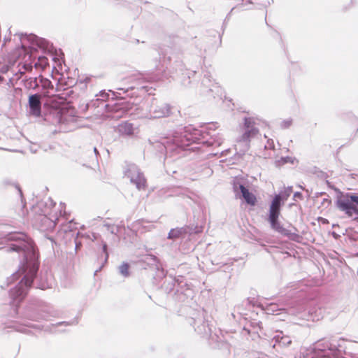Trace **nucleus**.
<instances>
[{
  "instance_id": "17",
  "label": "nucleus",
  "mask_w": 358,
  "mask_h": 358,
  "mask_svg": "<svg viewBox=\"0 0 358 358\" xmlns=\"http://www.w3.org/2000/svg\"><path fill=\"white\" fill-rule=\"evenodd\" d=\"M100 96H101V98L100 99H97V101L100 100L102 106L108 108L107 109L108 110V113L106 115V117L107 118H110V119H118V118H120L121 117L122 112L119 110V108H117V107H115L113 108H110L109 105L106 104L105 103L104 100L106 98V96H108V94H106L105 92H102L100 94Z\"/></svg>"
},
{
  "instance_id": "9",
  "label": "nucleus",
  "mask_w": 358,
  "mask_h": 358,
  "mask_svg": "<svg viewBox=\"0 0 358 358\" xmlns=\"http://www.w3.org/2000/svg\"><path fill=\"white\" fill-rule=\"evenodd\" d=\"M336 206L345 215L358 222V196L347 193L337 197Z\"/></svg>"
},
{
  "instance_id": "36",
  "label": "nucleus",
  "mask_w": 358,
  "mask_h": 358,
  "mask_svg": "<svg viewBox=\"0 0 358 358\" xmlns=\"http://www.w3.org/2000/svg\"><path fill=\"white\" fill-rule=\"evenodd\" d=\"M294 197H299V196H301V194L299 192H296V193H294Z\"/></svg>"
},
{
  "instance_id": "3",
  "label": "nucleus",
  "mask_w": 358,
  "mask_h": 358,
  "mask_svg": "<svg viewBox=\"0 0 358 358\" xmlns=\"http://www.w3.org/2000/svg\"><path fill=\"white\" fill-rule=\"evenodd\" d=\"M57 312L45 302L35 299L29 302L23 309L19 320L3 323L4 329L26 334H35L41 331L55 333L59 326H67L66 322L44 325L41 322L55 317Z\"/></svg>"
},
{
  "instance_id": "31",
  "label": "nucleus",
  "mask_w": 358,
  "mask_h": 358,
  "mask_svg": "<svg viewBox=\"0 0 358 358\" xmlns=\"http://www.w3.org/2000/svg\"><path fill=\"white\" fill-rule=\"evenodd\" d=\"M265 149H273L274 143L273 140H268L267 144L264 146Z\"/></svg>"
},
{
  "instance_id": "26",
  "label": "nucleus",
  "mask_w": 358,
  "mask_h": 358,
  "mask_svg": "<svg viewBox=\"0 0 358 358\" xmlns=\"http://www.w3.org/2000/svg\"><path fill=\"white\" fill-rule=\"evenodd\" d=\"M119 272L120 273L124 278L129 276V265L127 262H123L119 266Z\"/></svg>"
},
{
  "instance_id": "1",
  "label": "nucleus",
  "mask_w": 358,
  "mask_h": 358,
  "mask_svg": "<svg viewBox=\"0 0 358 358\" xmlns=\"http://www.w3.org/2000/svg\"><path fill=\"white\" fill-rule=\"evenodd\" d=\"M1 244L4 246L0 249L8 252H16L19 257H22L19 270L8 279L10 284L21 278L9 292L11 302L13 304L18 303L25 297L33 283L38 269V255L32 240L23 233H8L0 238Z\"/></svg>"
},
{
  "instance_id": "34",
  "label": "nucleus",
  "mask_w": 358,
  "mask_h": 358,
  "mask_svg": "<svg viewBox=\"0 0 358 358\" xmlns=\"http://www.w3.org/2000/svg\"><path fill=\"white\" fill-rule=\"evenodd\" d=\"M93 152L94 153L95 157L97 158V156L99 155V152L96 148H93Z\"/></svg>"
},
{
  "instance_id": "25",
  "label": "nucleus",
  "mask_w": 358,
  "mask_h": 358,
  "mask_svg": "<svg viewBox=\"0 0 358 358\" xmlns=\"http://www.w3.org/2000/svg\"><path fill=\"white\" fill-rule=\"evenodd\" d=\"M30 62L26 61L22 65V67L19 69V71L21 74L24 73L26 71H30L33 69L32 62L31 61V55H28Z\"/></svg>"
},
{
  "instance_id": "27",
  "label": "nucleus",
  "mask_w": 358,
  "mask_h": 358,
  "mask_svg": "<svg viewBox=\"0 0 358 358\" xmlns=\"http://www.w3.org/2000/svg\"><path fill=\"white\" fill-rule=\"evenodd\" d=\"M187 190L181 189L180 187L173 188L169 196H180L185 194Z\"/></svg>"
},
{
  "instance_id": "30",
  "label": "nucleus",
  "mask_w": 358,
  "mask_h": 358,
  "mask_svg": "<svg viewBox=\"0 0 358 358\" xmlns=\"http://www.w3.org/2000/svg\"><path fill=\"white\" fill-rule=\"evenodd\" d=\"M36 287L41 289H45L49 287L48 283L44 282L36 285Z\"/></svg>"
},
{
  "instance_id": "19",
  "label": "nucleus",
  "mask_w": 358,
  "mask_h": 358,
  "mask_svg": "<svg viewBox=\"0 0 358 358\" xmlns=\"http://www.w3.org/2000/svg\"><path fill=\"white\" fill-rule=\"evenodd\" d=\"M273 341L275 342L273 345V348H275L276 345L281 347H286L292 343L290 337L285 335L282 331H277L276 334L273 338Z\"/></svg>"
},
{
  "instance_id": "28",
  "label": "nucleus",
  "mask_w": 358,
  "mask_h": 358,
  "mask_svg": "<svg viewBox=\"0 0 358 358\" xmlns=\"http://www.w3.org/2000/svg\"><path fill=\"white\" fill-rule=\"evenodd\" d=\"M292 119L284 120L280 122V127L282 129H287L292 125Z\"/></svg>"
},
{
  "instance_id": "37",
  "label": "nucleus",
  "mask_w": 358,
  "mask_h": 358,
  "mask_svg": "<svg viewBox=\"0 0 358 358\" xmlns=\"http://www.w3.org/2000/svg\"><path fill=\"white\" fill-rule=\"evenodd\" d=\"M120 90H123L124 92H129V89L124 90V88H120Z\"/></svg>"
},
{
  "instance_id": "39",
  "label": "nucleus",
  "mask_w": 358,
  "mask_h": 358,
  "mask_svg": "<svg viewBox=\"0 0 358 358\" xmlns=\"http://www.w3.org/2000/svg\"><path fill=\"white\" fill-rule=\"evenodd\" d=\"M260 324H262V323H261V322H258V323H257V325L259 326V328H261Z\"/></svg>"
},
{
  "instance_id": "13",
  "label": "nucleus",
  "mask_w": 358,
  "mask_h": 358,
  "mask_svg": "<svg viewBox=\"0 0 358 358\" xmlns=\"http://www.w3.org/2000/svg\"><path fill=\"white\" fill-rule=\"evenodd\" d=\"M201 91L203 94H208L212 93L214 97L222 95V90L217 83L211 80V76L206 74L204 76L201 82Z\"/></svg>"
},
{
  "instance_id": "33",
  "label": "nucleus",
  "mask_w": 358,
  "mask_h": 358,
  "mask_svg": "<svg viewBox=\"0 0 358 358\" xmlns=\"http://www.w3.org/2000/svg\"><path fill=\"white\" fill-rule=\"evenodd\" d=\"M88 237L93 241L97 239V235L94 233H92L91 235H89Z\"/></svg>"
},
{
  "instance_id": "21",
  "label": "nucleus",
  "mask_w": 358,
  "mask_h": 358,
  "mask_svg": "<svg viewBox=\"0 0 358 358\" xmlns=\"http://www.w3.org/2000/svg\"><path fill=\"white\" fill-rule=\"evenodd\" d=\"M152 87H149L148 85H142L141 83H137L136 86H132L130 87V90L131 91H134L135 90H137L138 95L140 96H143L146 94H150L152 90Z\"/></svg>"
},
{
  "instance_id": "4",
  "label": "nucleus",
  "mask_w": 358,
  "mask_h": 358,
  "mask_svg": "<svg viewBox=\"0 0 358 358\" xmlns=\"http://www.w3.org/2000/svg\"><path fill=\"white\" fill-rule=\"evenodd\" d=\"M40 213L35 216L34 224L41 231H52L60 219H64L65 206L60 203L57 205L52 200L39 203L36 207Z\"/></svg>"
},
{
  "instance_id": "2",
  "label": "nucleus",
  "mask_w": 358,
  "mask_h": 358,
  "mask_svg": "<svg viewBox=\"0 0 358 358\" xmlns=\"http://www.w3.org/2000/svg\"><path fill=\"white\" fill-rule=\"evenodd\" d=\"M217 128V122L206 123L201 129L188 126L162 138L161 143L164 147L166 157H176L187 147H189V150L200 148L194 145L220 146L223 142V138L221 134L216 131Z\"/></svg>"
},
{
  "instance_id": "6",
  "label": "nucleus",
  "mask_w": 358,
  "mask_h": 358,
  "mask_svg": "<svg viewBox=\"0 0 358 358\" xmlns=\"http://www.w3.org/2000/svg\"><path fill=\"white\" fill-rule=\"evenodd\" d=\"M259 134L257 127V120L254 117H245L243 133L236 138L234 144V155L236 158H241L250 149V141Z\"/></svg>"
},
{
  "instance_id": "11",
  "label": "nucleus",
  "mask_w": 358,
  "mask_h": 358,
  "mask_svg": "<svg viewBox=\"0 0 358 358\" xmlns=\"http://www.w3.org/2000/svg\"><path fill=\"white\" fill-rule=\"evenodd\" d=\"M171 114V106L166 103L152 99L149 106L146 117L152 118H162Z\"/></svg>"
},
{
  "instance_id": "22",
  "label": "nucleus",
  "mask_w": 358,
  "mask_h": 358,
  "mask_svg": "<svg viewBox=\"0 0 358 358\" xmlns=\"http://www.w3.org/2000/svg\"><path fill=\"white\" fill-rule=\"evenodd\" d=\"M141 262L146 264L148 266H158L159 259L157 257L152 255H144L142 259H141Z\"/></svg>"
},
{
  "instance_id": "20",
  "label": "nucleus",
  "mask_w": 358,
  "mask_h": 358,
  "mask_svg": "<svg viewBox=\"0 0 358 358\" xmlns=\"http://www.w3.org/2000/svg\"><path fill=\"white\" fill-rule=\"evenodd\" d=\"M41 83L43 90V96L47 97L54 96V87L50 80L46 78H41Z\"/></svg>"
},
{
  "instance_id": "40",
  "label": "nucleus",
  "mask_w": 358,
  "mask_h": 358,
  "mask_svg": "<svg viewBox=\"0 0 358 358\" xmlns=\"http://www.w3.org/2000/svg\"><path fill=\"white\" fill-rule=\"evenodd\" d=\"M244 331H247L248 334H250V331H248L245 328H244Z\"/></svg>"
},
{
  "instance_id": "32",
  "label": "nucleus",
  "mask_w": 358,
  "mask_h": 358,
  "mask_svg": "<svg viewBox=\"0 0 358 358\" xmlns=\"http://www.w3.org/2000/svg\"><path fill=\"white\" fill-rule=\"evenodd\" d=\"M102 246H103V252L106 254V258L107 259L108 257V254L107 252V245L106 243L103 242Z\"/></svg>"
},
{
  "instance_id": "8",
  "label": "nucleus",
  "mask_w": 358,
  "mask_h": 358,
  "mask_svg": "<svg viewBox=\"0 0 358 358\" xmlns=\"http://www.w3.org/2000/svg\"><path fill=\"white\" fill-rule=\"evenodd\" d=\"M78 116L73 107H62L54 113V122L60 125L64 131L73 130L77 127Z\"/></svg>"
},
{
  "instance_id": "16",
  "label": "nucleus",
  "mask_w": 358,
  "mask_h": 358,
  "mask_svg": "<svg viewBox=\"0 0 358 358\" xmlns=\"http://www.w3.org/2000/svg\"><path fill=\"white\" fill-rule=\"evenodd\" d=\"M234 189L235 192H238V190L241 191L242 197L245 199L247 203L251 206L255 205L257 201L256 196L252 193L250 192L244 185L239 183H234Z\"/></svg>"
},
{
  "instance_id": "38",
  "label": "nucleus",
  "mask_w": 358,
  "mask_h": 358,
  "mask_svg": "<svg viewBox=\"0 0 358 358\" xmlns=\"http://www.w3.org/2000/svg\"><path fill=\"white\" fill-rule=\"evenodd\" d=\"M3 80V78L0 76V83L2 82Z\"/></svg>"
},
{
  "instance_id": "12",
  "label": "nucleus",
  "mask_w": 358,
  "mask_h": 358,
  "mask_svg": "<svg viewBox=\"0 0 358 358\" xmlns=\"http://www.w3.org/2000/svg\"><path fill=\"white\" fill-rule=\"evenodd\" d=\"M124 174L130 180V182L136 185L137 189H141L145 187L146 180L143 173L135 164H129Z\"/></svg>"
},
{
  "instance_id": "24",
  "label": "nucleus",
  "mask_w": 358,
  "mask_h": 358,
  "mask_svg": "<svg viewBox=\"0 0 358 358\" xmlns=\"http://www.w3.org/2000/svg\"><path fill=\"white\" fill-rule=\"evenodd\" d=\"M48 65V59L45 56L38 57V60L34 63V67L36 69L43 70Z\"/></svg>"
},
{
  "instance_id": "7",
  "label": "nucleus",
  "mask_w": 358,
  "mask_h": 358,
  "mask_svg": "<svg viewBox=\"0 0 358 358\" xmlns=\"http://www.w3.org/2000/svg\"><path fill=\"white\" fill-rule=\"evenodd\" d=\"M301 352L303 358H343L341 351L324 340L317 341L308 348H301Z\"/></svg>"
},
{
  "instance_id": "10",
  "label": "nucleus",
  "mask_w": 358,
  "mask_h": 358,
  "mask_svg": "<svg viewBox=\"0 0 358 358\" xmlns=\"http://www.w3.org/2000/svg\"><path fill=\"white\" fill-rule=\"evenodd\" d=\"M261 307L266 314L271 315H280L282 312H286L290 315H297L304 310V305L303 303H297L296 307L290 306L285 308V305L278 304L275 303H268L267 301L262 302Z\"/></svg>"
},
{
  "instance_id": "14",
  "label": "nucleus",
  "mask_w": 358,
  "mask_h": 358,
  "mask_svg": "<svg viewBox=\"0 0 358 358\" xmlns=\"http://www.w3.org/2000/svg\"><path fill=\"white\" fill-rule=\"evenodd\" d=\"M115 131L120 136L127 138L136 137L139 133L138 127L128 121L122 122L118 124L115 128Z\"/></svg>"
},
{
  "instance_id": "15",
  "label": "nucleus",
  "mask_w": 358,
  "mask_h": 358,
  "mask_svg": "<svg viewBox=\"0 0 358 358\" xmlns=\"http://www.w3.org/2000/svg\"><path fill=\"white\" fill-rule=\"evenodd\" d=\"M29 113L36 116L39 117L41 113V95L34 94L29 97Z\"/></svg>"
},
{
  "instance_id": "35",
  "label": "nucleus",
  "mask_w": 358,
  "mask_h": 358,
  "mask_svg": "<svg viewBox=\"0 0 358 358\" xmlns=\"http://www.w3.org/2000/svg\"><path fill=\"white\" fill-rule=\"evenodd\" d=\"M281 161L282 162V164H285L288 162L287 158H282Z\"/></svg>"
},
{
  "instance_id": "23",
  "label": "nucleus",
  "mask_w": 358,
  "mask_h": 358,
  "mask_svg": "<svg viewBox=\"0 0 358 358\" xmlns=\"http://www.w3.org/2000/svg\"><path fill=\"white\" fill-rule=\"evenodd\" d=\"M185 233H186V229L183 227L172 229L168 234V238L169 239H176V238L181 237Z\"/></svg>"
},
{
  "instance_id": "18",
  "label": "nucleus",
  "mask_w": 358,
  "mask_h": 358,
  "mask_svg": "<svg viewBox=\"0 0 358 358\" xmlns=\"http://www.w3.org/2000/svg\"><path fill=\"white\" fill-rule=\"evenodd\" d=\"M153 225L150 222L144 220H138L131 224V229L136 233H144L151 230Z\"/></svg>"
},
{
  "instance_id": "5",
  "label": "nucleus",
  "mask_w": 358,
  "mask_h": 358,
  "mask_svg": "<svg viewBox=\"0 0 358 358\" xmlns=\"http://www.w3.org/2000/svg\"><path fill=\"white\" fill-rule=\"evenodd\" d=\"M292 192V187H288L283 192L275 195L269 206L268 221L273 230L282 236L294 239V238L297 235L295 233H292L289 230L284 228L279 222L281 206L287 199Z\"/></svg>"
},
{
  "instance_id": "29",
  "label": "nucleus",
  "mask_w": 358,
  "mask_h": 358,
  "mask_svg": "<svg viewBox=\"0 0 358 358\" xmlns=\"http://www.w3.org/2000/svg\"><path fill=\"white\" fill-rule=\"evenodd\" d=\"M104 227H106L107 228V229L108 231H110L112 234H115L116 233V227H115L114 225H110V224H105Z\"/></svg>"
}]
</instances>
